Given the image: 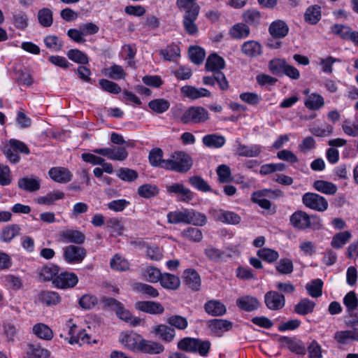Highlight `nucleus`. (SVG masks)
<instances>
[{"mask_svg": "<svg viewBox=\"0 0 358 358\" xmlns=\"http://www.w3.org/2000/svg\"><path fill=\"white\" fill-rule=\"evenodd\" d=\"M250 32L249 27L244 23H237L229 29V35L234 39H241L249 36Z\"/></svg>", "mask_w": 358, "mask_h": 358, "instance_id": "nucleus-39", "label": "nucleus"}, {"mask_svg": "<svg viewBox=\"0 0 358 358\" xmlns=\"http://www.w3.org/2000/svg\"><path fill=\"white\" fill-rule=\"evenodd\" d=\"M143 338L142 336L135 332L121 334L120 341L129 350L133 352H140V347Z\"/></svg>", "mask_w": 358, "mask_h": 358, "instance_id": "nucleus-14", "label": "nucleus"}, {"mask_svg": "<svg viewBox=\"0 0 358 358\" xmlns=\"http://www.w3.org/2000/svg\"><path fill=\"white\" fill-rule=\"evenodd\" d=\"M241 52L248 57H257L262 53V46L255 41H245L241 47Z\"/></svg>", "mask_w": 358, "mask_h": 358, "instance_id": "nucleus-31", "label": "nucleus"}, {"mask_svg": "<svg viewBox=\"0 0 358 358\" xmlns=\"http://www.w3.org/2000/svg\"><path fill=\"white\" fill-rule=\"evenodd\" d=\"M168 171L183 173L189 171L193 166V159L189 155L182 151L175 152L172 159H169Z\"/></svg>", "mask_w": 358, "mask_h": 358, "instance_id": "nucleus-3", "label": "nucleus"}, {"mask_svg": "<svg viewBox=\"0 0 358 358\" xmlns=\"http://www.w3.org/2000/svg\"><path fill=\"white\" fill-rule=\"evenodd\" d=\"M164 152L161 148H155L149 152V162L152 166L167 169L169 159H163Z\"/></svg>", "mask_w": 358, "mask_h": 358, "instance_id": "nucleus-30", "label": "nucleus"}, {"mask_svg": "<svg viewBox=\"0 0 358 358\" xmlns=\"http://www.w3.org/2000/svg\"><path fill=\"white\" fill-rule=\"evenodd\" d=\"M66 55L69 59L76 63L80 64H87L89 63L87 55L78 49H71L69 50Z\"/></svg>", "mask_w": 358, "mask_h": 358, "instance_id": "nucleus-62", "label": "nucleus"}, {"mask_svg": "<svg viewBox=\"0 0 358 358\" xmlns=\"http://www.w3.org/2000/svg\"><path fill=\"white\" fill-rule=\"evenodd\" d=\"M276 271L282 275H289L294 271V264L289 258H282L275 264Z\"/></svg>", "mask_w": 358, "mask_h": 358, "instance_id": "nucleus-55", "label": "nucleus"}, {"mask_svg": "<svg viewBox=\"0 0 358 358\" xmlns=\"http://www.w3.org/2000/svg\"><path fill=\"white\" fill-rule=\"evenodd\" d=\"M155 333L164 342H171L176 336V331L173 328L166 324H159L155 328Z\"/></svg>", "mask_w": 358, "mask_h": 358, "instance_id": "nucleus-37", "label": "nucleus"}, {"mask_svg": "<svg viewBox=\"0 0 358 358\" xmlns=\"http://www.w3.org/2000/svg\"><path fill=\"white\" fill-rule=\"evenodd\" d=\"M135 308L138 310L152 315H160L164 311V308L160 303L152 301H138L135 304Z\"/></svg>", "mask_w": 358, "mask_h": 358, "instance_id": "nucleus-19", "label": "nucleus"}, {"mask_svg": "<svg viewBox=\"0 0 358 358\" xmlns=\"http://www.w3.org/2000/svg\"><path fill=\"white\" fill-rule=\"evenodd\" d=\"M331 31L341 38L350 41L355 45L357 40H358V31H352L350 27L346 25L335 24L331 27Z\"/></svg>", "mask_w": 358, "mask_h": 358, "instance_id": "nucleus-15", "label": "nucleus"}, {"mask_svg": "<svg viewBox=\"0 0 358 358\" xmlns=\"http://www.w3.org/2000/svg\"><path fill=\"white\" fill-rule=\"evenodd\" d=\"M305 106L310 110H319L324 106L323 97L315 93L311 94L305 101Z\"/></svg>", "mask_w": 358, "mask_h": 358, "instance_id": "nucleus-53", "label": "nucleus"}, {"mask_svg": "<svg viewBox=\"0 0 358 358\" xmlns=\"http://www.w3.org/2000/svg\"><path fill=\"white\" fill-rule=\"evenodd\" d=\"M210 214L213 219L217 222H221L227 224H238L241 222V218L237 213L222 209H212Z\"/></svg>", "mask_w": 358, "mask_h": 358, "instance_id": "nucleus-8", "label": "nucleus"}, {"mask_svg": "<svg viewBox=\"0 0 358 358\" xmlns=\"http://www.w3.org/2000/svg\"><path fill=\"white\" fill-rule=\"evenodd\" d=\"M290 224L298 229H308V213L303 210L295 211L289 217Z\"/></svg>", "mask_w": 358, "mask_h": 358, "instance_id": "nucleus-33", "label": "nucleus"}, {"mask_svg": "<svg viewBox=\"0 0 358 358\" xmlns=\"http://www.w3.org/2000/svg\"><path fill=\"white\" fill-rule=\"evenodd\" d=\"M204 254L209 259L215 262H219L230 257L226 252L212 246L206 248Z\"/></svg>", "mask_w": 358, "mask_h": 358, "instance_id": "nucleus-61", "label": "nucleus"}, {"mask_svg": "<svg viewBox=\"0 0 358 358\" xmlns=\"http://www.w3.org/2000/svg\"><path fill=\"white\" fill-rule=\"evenodd\" d=\"M28 349L27 355L28 358H49L50 352L44 348H42L38 345L29 343L27 345Z\"/></svg>", "mask_w": 358, "mask_h": 358, "instance_id": "nucleus-45", "label": "nucleus"}, {"mask_svg": "<svg viewBox=\"0 0 358 358\" xmlns=\"http://www.w3.org/2000/svg\"><path fill=\"white\" fill-rule=\"evenodd\" d=\"M209 119L208 112L201 106H191L187 109L180 117L183 124H199Z\"/></svg>", "mask_w": 358, "mask_h": 358, "instance_id": "nucleus-5", "label": "nucleus"}, {"mask_svg": "<svg viewBox=\"0 0 358 358\" xmlns=\"http://www.w3.org/2000/svg\"><path fill=\"white\" fill-rule=\"evenodd\" d=\"M237 307L245 312H252L260 306L259 301L255 296L244 295L238 297L236 301Z\"/></svg>", "mask_w": 358, "mask_h": 358, "instance_id": "nucleus-17", "label": "nucleus"}, {"mask_svg": "<svg viewBox=\"0 0 358 358\" xmlns=\"http://www.w3.org/2000/svg\"><path fill=\"white\" fill-rule=\"evenodd\" d=\"M138 194L144 199H151L159 194V189L156 185L146 183L138 187Z\"/></svg>", "mask_w": 358, "mask_h": 358, "instance_id": "nucleus-40", "label": "nucleus"}, {"mask_svg": "<svg viewBox=\"0 0 358 358\" xmlns=\"http://www.w3.org/2000/svg\"><path fill=\"white\" fill-rule=\"evenodd\" d=\"M34 334L41 339L50 341L53 337L52 329L43 323H38L33 327Z\"/></svg>", "mask_w": 358, "mask_h": 358, "instance_id": "nucleus-46", "label": "nucleus"}, {"mask_svg": "<svg viewBox=\"0 0 358 358\" xmlns=\"http://www.w3.org/2000/svg\"><path fill=\"white\" fill-rule=\"evenodd\" d=\"M166 192L169 195H176L179 201L188 203L194 198V193L182 183H173L166 185Z\"/></svg>", "mask_w": 358, "mask_h": 358, "instance_id": "nucleus-11", "label": "nucleus"}, {"mask_svg": "<svg viewBox=\"0 0 358 358\" xmlns=\"http://www.w3.org/2000/svg\"><path fill=\"white\" fill-rule=\"evenodd\" d=\"M264 303L269 310H279L285 306V298L278 292L269 291L264 295Z\"/></svg>", "mask_w": 358, "mask_h": 358, "instance_id": "nucleus-13", "label": "nucleus"}, {"mask_svg": "<svg viewBox=\"0 0 358 358\" xmlns=\"http://www.w3.org/2000/svg\"><path fill=\"white\" fill-rule=\"evenodd\" d=\"M40 185V180L35 178H22L18 180V187L27 192L37 191Z\"/></svg>", "mask_w": 358, "mask_h": 358, "instance_id": "nucleus-49", "label": "nucleus"}, {"mask_svg": "<svg viewBox=\"0 0 358 358\" xmlns=\"http://www.w3.org/2000/svg\"><path fill=\"white\" fill-rule=\"evenodd\" d=\"M334 340L341 345L358 341V329L351 330L338 331L334 335Z\"/></svg>", "mask_w": 358, "mask_h": 358, "instance_id": "nucleus-24", "label": "nucleus"}, {"mask_svg": "<svg viewBox=\"0 0 358 358\" xmlns=\"http://www.w3.org/2000/svg\"><path fill=\"white\" fill-rule=\"evenodd\" d=\"M64 193L61 191L49 192L47 195L39 196L36 199V202L39 204L52 205L55 201L64 198Z\"/></svg>", "mask_w": 358, "mask_h": 358, "instance_id": "nucleus-48", "label": "nucleus"}, {"mask_svg": "<svg viewBox=\"0 0 358 358\" xmlns=\"http://www.w3.org/2000/svg\"><path fill=\"white\" fill-rule=\"evenodd\" d=\"M2 151L7 159L12 164H17L20 162V157L18 153L28 155L30 152L27 145L17 139H10L8 144L3 147Z\"/></svg>", "mask_w": 358, "mask_h": 358, "instance_id": "nucleus-4", "label": "nucleus"}, {"mask_svg": "<svg viewBox=\"0 0 358 358\" xmlns=\"http://www.w3.org/2000/svg\"><path fill=\"white\" fill-rule=\"evenodd\" d=\"M39 23L44 27H49L52 24V12L48 8L39 10L38 13Z\"/></svg>", "mask_w": 358, "mask_h": 358, "instance_id": "nucleus-64", "label": "nucleus"}, {"mask_svg": "<svg viewBox=\"0 0 358 358\" xmlns=\"http://www.w3.org/2000/svg\"><path fill=\"white\" fill-rule=\"evenodd\" d=\"M87 255V250L82 247L70 245L64 248L63 258L68 264H79Z\"/></svg>", "mask_w": 358, "mask_h": 358, "instance_id": "nucleus-7", "label": "nucleus"}, {"mask_svg": "<svg viewBox=\"0 0 358 358\" xmlns=\"http://www.w3.org/2000/svg\"><path fill=\"white\" fill-rule=\"evenodd\" d=\"M278 342L282 348H287L293 353L299 355L306 354V345L295 337L280 336Z\"/></svg>", "mask_w": 358, "mask_h": 358, "instance_id": "nucleus-12", "label": "nucleus"}, {"mask_svg": "<svg viewBox=\"0 0 358 358\" xmlns=\"http://www.w3.org/2000/svg\"><path fill=\"white\" fill-rule=\"evenodd\" d=\"M185 284L193 291H199L201 287V278L198 272L193 268L184 271L182 275Z\"/></svg>", "mask_w": 358, "mask_h": 358, "instance_id": "nucleus-20", "label": "nucleus"}, {"mask_svg": "<svg viewBox=\"0 0 358 358\" xmlns=\"http://www.w3.org/2000/svg\"><path fill=\"white\" fill-rule=\"evenodd\" d=\"M224 67V59L217 53H212L208 57L205 64V69L207 71L222 72L221 70Z\"/></svg>", "mask_w": 358, "mask_h": 358, "instance_id": "nucleus-28", "label": "nucleus"}, {"mask_svg": "<svg viewBox=\"0 0 358 358\" xmlns=\"http://www.w3.org/2000/svg\"><path fill=\"white\" fill-rule=\"evenodd\" d=\"M20 230V227L17 224H8L1 229L0 240L2 242L10 243L13 238L19 235Z\"/></svg>", "mask_w": 358, "mask_h": 358, "instance_id": "nucleus-36", "label": "nucleus"}, {"mask_svg": "<svg viewBox=\"0 0 358 358\" xmlns=\"http://www.w3.org/2000/svg\"><path fill=\"white\" fill-rule=\"evenodd\" d=\"M343 303L346 307L347 312L352 317V320L350 323L352 325L358 324V313L354 315L352 313L358 306V299L355 292L351 291L346 294L343 298Z\"/></svg>", "mask_w": 358, "mask_h": 358, "instance_id": "nucleus-16", "label": "nucleus"}, {"mask_svg": "<svg viewBox=\"0 0 358 358\" xmlns=\"http://www.w3.org/2000/svg\"><path fill=\"white\" fill-rule=\"evenodd\" d=\"M188 224L195 226H203L207 222V217L205 214L188 208Z\"/></svg>", "mask_w": 358, "mask_h": 358, "instance_id": "nucleus-50", "label": "nucleus"}, {"mask_svg": "<svg viewBox=\"0 0 358 358\" xmlns=\"http://www.w3.org/2000/svg\"><path fill=\"white\" fill-rule=\"evenodd\" d=\"M315 303L308 298L301 299L294 306V312L301 315H306L313 312Z\"/></svg>", "mask_w": 358, "mask_h": 358, "instance_id": "nucleus-43", "label": "nucleus"}, {"mask_svg": "<svg viewBox=\"0 0 358 358\" xmlns=\"http://www.w3.org/2000/svg\"><path fill=\"white\" fill-rule=\"evenodd\" d=\"M306 22L311 24H317L321 19V8L317 5L308 7L304 14Z\"/></svg>", "mask_w": 358, "mask_h": 358, "instance_id": "nucleus-47", "label": "nucleus"}, {"mask_svg": "<svg viewBox=\"0 0 358 358\" xmlns=\"http://www.w3.org/2000/svg\"><path fill=\"white\" fill-rule=\"evenodd\" d=\"M287 62L282 59H274L269 62L268 68L270 71L275 76L284 75V69L287 66Z\"/></svg>", "mask_w": 358, "mask_h": 358, "instance_id": "nucleus-58", "label": "nucleus"}, {"mask_svg": "<svg viewBox=\"0 0 358 358\" xmlns=\"http://www.w3.org/2000/svg\"><path fill=\"white\" fill-rule=\"evenodd\" d=\"M164 347L162 344L143 339L140 347V352L150 355H157L163 352Z\"/></svg>", "mask_w": 358, "mask_h": 358, "instance_id": "nucleus-34", "label": "nucleus"}, {"mask_svg": "<svg viewBox=\"0 0 358 358\" xmlns=\"http://www.w3.org/2000/svg\"><path fill=\"white\" fill-rule=\"evenodd\" d=\"M196 0H177L176 6L180 10H185L182 24L185 31L191 36L196 34L199 29L195 22L200 12V6Z\"/></svg>", "mask_w": 358, "mask_h": 358, "instance_id": "nucleus-1", "label": "nucleus"}, {"mask_svg": "<svg viewBox=\"0 0 358 358\" xmlns=\"http://www.w3.org/2000/svg\"><path fill=\"white\" fill-rule=\"evenodd\" d=\"M313 187L318 192L329 195L334 194L337 191L336 185L322 180H315L313 183Z\"/></svg>", "mask_w": 358, "mask_h": 358, "instance_id": "nucleus-44", "label": "nucleus"}, {"mask_svg": "<svg viewBox=\"0 0 358 358\" xmlns=\"http://www.w3.org/2000/svg\"><path fill=\"white\" fill-rule=\"evenodd\" d=\"M302 202L306 207L320 212L324 211L328 208L326 199L315 193H305L302 196Z\"/></svg>", "mask_w": 358, "mask_h": 358, "instance_id": "nucleus-6", "label": "nucleus"}, {"mask_svg": "<svg viewBox=\"0 0 358 358\" xmlns=\"http://www.w3.org/2000/svg\"><path fill=\"white\" fill-rule=\"evenodd\" d=\"M189 182L199 191L203 192L212 191L210 186L201 176H194L189 178Z\"/></svg>", "mask_w": 358, "mask_h": 358, "instance_id": "nucleus-63", "label": "nucleus"}, {"mask_svg": "<svg viewBox=\"0 0 358 358\" xmlns=\"http://www.w3.org/2000/svg\"><path fill=\"white\" fill-rule=\"evenodd\" d=\"M188 208H184L182 210H175L168 213L167 221L170 224H178L184 223L188 224Z\"/></svg>", "mask_w": 358, "mask_h": 358, "instance_id": "nucleus-38", "label": "nucleus"}, {"mask_svg": "<svg viewBox=\"0 0 358 358\" xmlns=\"http://www.w3.org/2000/svg\"><path fill=\"white\" fill-rule=\"evenodd\" d=\"M210 345L208 341H201L199 338L192 337H185L180 339L177 344L180 350L190 353L198 352L202 357L208 355Z\"/></svg>", "mask_w": 358, "mask_h": 358, "instance_id": "nucleus-2", "label": "nucleus"}, {"mask_svg": "<svg viewBox=\"0 0 358 358\" xmlns=\"http://www.w3.org/2000/svg\"><path fill=\"white\" fill-rule=\"evenodd\" d=\"M182 94L190 99H197L201 97H209L211 93L206 88H196L191 85H185L180 89Z\"/></svg>", "mask_w": 358, "mask_h": 358, "instance_id": "nucleus-23", "label": "nucleus"}, {"mask_svg": "<svg viewBox=\"0 0 358 358\" xmlns=\"http://www.w3.org/2000/svg\"><path fill=\"white\" fill-rule=\"evenodd\" d=\"M210 331L216 335H220L222 331H227L232 329L233 323L227 320L213 319L207 322Z\"/></svg>", "mask_w": 358, "mask_h": 358, "instance_id": "nucleus-29", "label": "nucleus"}, {"mask_svg": "<svg viewBox=\"0 0 358 358\" xmlns=\"http://www.w3.org/2000/svg\"><path fill=\"white\" fill-rule=\"evenodd\" d=\"M166 322L171 326L178 330H185L188 327L187 318L179 315H173L166 319Z\"/></svg>", "mask_w": 358, "mask_h": 358, "instance_id": "nucleus-57", "label": "nucleus"}, {"mask_svg": "<svg viewBox=\"0 0 358 358\" xmlns=\"http://www.w3.org/2000/svg\"><path fill=\"white\" fill-rule=\"evenodd\" d=\"M48 174L52 180L59 183H67L72 180L73 174L64 167H52Z\"/></svg>", "mask_w": 358, "mask_h": 358, "instance_id": "nucleus-21", "label": "nucleus"}, {"mask_svg": "<svg viewBox=\"0 0 358 358\" xmlns=\"http://www.w3.org/2000/svg\"><path fill=\"white\" fill-rule=\"evenodd\" d=\"M236 154L239 156L245 157H257L262 152V146L259 145H246L241 144L239 141H236Z\"/></svg>", "mask_w": 358, "mask_h": 358, "instance_id": "nucleus-27", "label": "nucleus"}, {"mask_svg": "<svg viewBox=\"0 0 358 358\" xmlns=\"http://www.w3.org/2000/svg\"><path fill=\"white\" fill-rule=\"evenodd\" d=\"M268 32L273 38L280 39L288 34L289 27L285 21L277 20L271 23Z\"/></svg>", "mask_w": 358, "mask_h": 358, "instance_id": "nucleus-22", "label": "nucleus"}, {"mask_svg": "<svg viewBox=\"0 0 358 358\" xmlns=\"http://www.w3.org/2000/svg\"><path fill=\"white\" fill-rule=\"evenodd\" d=\"M261 13L256 10H247L243 13V20L245 24L257 27L261 20Z\"/></svg>", "mask_w": 358, "mask_h": 358, "instance_id": "nucleus-56", "label": "nucleus"}, {"mask_svg": "<svg viewBox=\"0 0 358 358\" xmlns=\"http://www.w3.org/2000/svg\"><path fill=\"white\" fill-rule=\"evenodd\" d=\"M78 282V278L73 272L64 271L53 279L54 287L59 289H68L74 287Z\"/></svg>", "mask_w": 358, "mask_h": 358, "instance_id": "nucleus-10", "label": "nucleus"}, {"mask_svg": "<svg viewBox=\"0 0 358 358\" xmlns=\"http://www.w3.org/2000/svg\"><path fill=\"white\" fill-rule=\"evenodd\" d=\"M59 241L63 243H72L77 245L83 244L85 241V234L74 229H66L59 234Z\"/></svg>", "mask_w": 358, "mask_h": 358, "instance_id": "nucleus-18", "label": "nucleus"}, {"mask_svg": "<svg viewBox=\"0 0 358 358\" xmlns=\"http://www.w3.org/2000/svg\"><path fill=\"white\" fill-rule=\"evenodd\" d=\"M148 107L155 113L161 114L168 110L170 102L164 99H155L149 101Z\"/></svg>", "mask_w": 358, "mask_h": 358, "instance_id": "nucleus-51", "label": "nucleus"}, {"mask_svg": "<svg viewBox=\"0 0 358 358\" xmlns=\"http://www.w3.org/2000/svg\"><path fill=\"white\" fill-rule=\"evenodd\" d=\"M159 282L162 287L171 290H176L180 285V278L169 273H162Z\"/></svg>", "mask_w": 358, "mask_h": 358, "instance_id": "nucleus-35", "label": "nucleus"}, {"mask_svg": "<svg viewBox=\"0 0 358 358\" xmlns=\"http://www.w3.org/2000/svg\"><path fill=\"white\" fill-rule=\"evenodd\" d=\"M203 83L206 85H214L217 83L222 90L229 88L228 81L222 72H215L211 76H204Z\"/></svg>", "mask_w": 358, "mask_h": 358, "instance_id": "nucleus-32", "label": "nucleus"}, {"mask_svg": "<svg viewBox=\"0 0 358 358\" xmlns=\"http://www.w3.org/2000/svg\"><path fill=\"white\" fill-rule=\"evenodd\" d=\"M59 268L55 264H49L43 266L40 271V276L43 278V280L49 281L53 279L58 275Z\"/></svg>", "mask_w": 358, "mask_h": 358, "instance_id": "nucleus-52", "label": "nucleus"}, {"mask_svg": "<svg viewBox=\"0 0 358 358\" xmlns=\"http://www.w3.org/2000/svg\"><path fill=\"white\" fill-rule=\"evenodd\" d=\"M92 152L95 154L106 157L110 160L124 161L128 157V152L124 147L96 148Z\"/></svg>", "mask_w": 358, "mask_h": 358, "instance_id": "nucleus-9", "label": "nucleus"}, {"mask_svg": "<svg viewBox=\"0 0 358 358\" xmlns=\"http://www.w3.org/2000/svg\"><path fill=\"white\" fill-rule=\"evenodd\" d=\"M225 138L217 134H208L203 137V143L208 148H220L225 143Z\"/></svg>", "mask_w": 358, "mask_h": 358, "instance_id": "nucleus-41", "label": "nucleus"}, {"mask_svg": "<svg viewBox=\"0 0 358 358\" xmlns=\"http://www.w3.org/2000/svg\"><path fill=\"white\" fill-rule=\"evenodd\" d=\"M189 55L191 61L196 64H201L205 58V50L199 46H191L189 48Z\"/></svg>", "mask_w": 358, "mask_h": 358, "instance_id": "nucleus-59", "label": "nucleus"}, {"mask_svg": "<svg viewBox=\"0 0 358 358\" xmlns=\"http://www.w3.org/2000/svg\"><path fill=\"white\" fill-rule=\"evenodd\" d=\"M351 238V234L345 231L336 234L331 240V245L335 249H339L345 245Z\"/></svg>", "mask_w": 358, "mask_h": 358, "instance_id": "nucleus-54", "label": "nucleus"}, {"mask_svg": "<svg viewBox=\"0 0 358 358\" xmlns=\"http://www.w3.org/2000/svg\"><path fill=\"white\" fill-rule=\"evenodd\" d=\"M159 55L166 61H175L180 56V49L178 45L171 43L166 48L162 49L159 51Z\"/></svg>", "mask_w": 358, "mask_h": 358, "instance_id": "nucleus-42", "label": "nucleus"}, {"mask_svg": "<svg viewBox=\"0 0 358 358\" xmlns=\"http://www.w3.org/2000/svg\"><path fill=\"white\" fill-rule=\"evenodd\" d=\"M38 301L44 306H57L61 301L60 295L54 291L44 290L40 292L37 295Z\"/></svg>", "mask_w": 358, "mask_h": 358, "instance_id": "nucleus-26", "label": "nucleus"}, {"mask_svg": "<svg viewBox=\"0 0 358 358\" xmlns=\"http://www.w3.org/2000/svg\"><path fill=\"white\" fill-rule=\"evenodd\" d=\"M203 308L208 315L213 317L222 316L227 313L225 305L220 301L215 299L206 302Z\"/></svg>", "mask_w": 358, "mask_h": 358, "instance_id": "nucleus-25", "label": "nucleus"}, {"mask_svg": "<svg viewBox=\"0 0 358 358\" xmlns=\"http://www.w3.org/2000/svg\"><path fill=\"white\" fill-rule=\"evenodd\" d=\"M117 176L123 181L132 182L138 178V173L134 169L122 167L117 171Z\"/></svg>", "mask_w": 358, "mask_h": 358, "instance_id": "nucleus-60", "label": "nucleus"}]
</instances>
